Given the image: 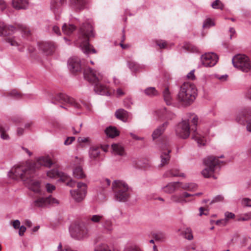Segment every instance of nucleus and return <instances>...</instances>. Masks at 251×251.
Wrapping results in <instances>:
<instances>
[{
	"instance_id": "nucleus-52",
	"label": "nucleus",
	"mask_w": 251,
	"mask_h": 251,
	"mask_svg": "<svg viewBox=\"0 0 251 251\" xmlns=\"http://www.w3.org/2000/svg\"><path fill=\"white\" fill-rule=\"evenodd\" d=\"M155 43L160 49H164L167 45L166 42L164 40H156Z\"/></svg>"
},
{
	"instance_id": "nucleus-23",
	"label": "nucleus",
	"mask_w": 251,
	"mask_h": 251,
	"mask_svg": "<svg viewBox=\"0 0 251 251\" xmlns=\"http://www.w3.org/2000/svg\"><path fill=\"white\" fill-rule=\"evenodd\" d=\"M169 123L167 121L165 122L164 123L159 126L153 132L152 137L153 140L158 138L160 137L165 131Z\"/></svg>"
},
{
	"instance_id": "nucleus-4",
	"label": "nucleus",
	"mask_w": 251,
	"mask_h": 251,
	"mask_svg": "<svg viewBox=\"0 0 251 251\" xmlns=\"http://www.w3.org/2000/svg\"><path fill=\"white\" fill-rule=\"evenodd\" d=\"M17 31H20L24 37L28 38L31 35L30 30L25 25L15 23L13 25H7L0 22V36H5Z\"/></svg>"
},
{
	"instance_id": "nucleus-40",
	"label": "nucleus",
	"mask_w": 251,
	"mask_h": 251,
	"mask_svg": "<svg viewBox=\"0 0 251 251\" xmlns=\"http://www.w3.org/2000/svg\"><path fill=\"white\" fill-rule=\"evenodd\" d=\"M127 65L128 68L133 72H137L140 69L139 64L132 60L128 61Z\"/></svg>"
},
{
	"instance_id": "nucleus-57",
	"label": "nucleus",
	"mask_w": 251,
	"mask_h": 251,
	"mask_svg": "<svg viewBox=\"0 0 251 251\" xmlns=\"http://www.w3.org/2000/svg\"><path fill=\"white\" fill-rule=\"evenodd\" d=\"M103 227L108 231H111L112 229L111 223L109 221H106L103 224Z\"/></svg>"
},
{
	"instance_id": "nucleus-43",
	"label": "nucleus",
	"mask_w": 251,
	"mask_h": 251,
	"mask_svg": "<svg viewBox=\"0 0 251 251\" xmlns=\"http://www.w3.org/2000/svg\"><path fill=\"white\" fill-rule=\"evenodd\" d=\"M89 218L90 221L93 223H99L103 219V217L102 215H94L90 216Z\"/></svg>"
},
{
	"instance_id": "nucleus-63",
	"label": "nucleus",
	"mask_w": 251,
	"mask_h": 251,
	"mask_svg": "<svg viewBox=\"0 0 251 251\" xmlns=\"http://www.w3.org/2000/svg\"><path fill=\"white\" fill-rule=\"evenodd\" d=\"M19 229V235L21 236L24 235V234L26 230V227L24 226H20Z\"/></svg>"
},
{
	"instance_id": "nucleus-59",
	"label": "nucleus",
	"mask_w": 251,
	"mask_h": 251,
	"mask_svg": "<svg viewBox=\"0 0 251 251\" xmlns=\"http://www.w3.org/2000/svg\"><path fill=\"white\" fill-rule=\"evenodd\" d=\"M246 129L248 132H251V118L247 119L246 122Z\"/></svg>"
},
{
	"instance_id": "nucleus-39",
	"label": "nucleus",
	"mask_w": 251,
	"mask_h": 251,
	"mask_svg": "<svg viewBox=\"0 0 251 251\" xmlns=\"http://www.w3.org/2000/svg\"><path fill=\"white\" fill-rule=\"evenodd\" d=\"M145 94L150 97H153L158 95V93L154 87H148L144 91Z\"/></svg>"
},
{
	"instance_id": "nucleus-37",
	"label": "nucleus",
	"mask_w": 251,
	"mask_h": 251,
	"mask_svg": "<svg viewBox=\"0 0 251 251\" xmlns=\"http://www.w3.org/2000/svg\"><path fill=\"white\" fill-rule=\"evenodd\" d=\"M152 237L156 241L162 242L165 240L166 238L165 233L163 232H158L157 233H153Z\"/></svg>"
},
{
	"instance_id": "nucleus-1",
	"label": "nucleus",
	"mask_w": 251,
	"mask_h": 251,
	"mask_svg": "<svg viewBox=\"0 0 251 251\" xmlns=\"http://www.w3.org/2000/svg\"><path fill=\"white\" fill-rule=\"evenodd\" d=\"M78 44H80L84 53L97 52L96 50L89 43L90 38L95 36L94 27L91 22L88 21L81 25L78 31Z\"/></svg>"
},
{
	"instance_id": "nucleus-11",
	"label": "nucleus",
	"mask_w": 251,
	"mask_h": 251,
	"mask_svg": "<svg viewBox=\"0 0 251 251\" xmlns=\"http://www.w3.org/2000/svg\"><path fill=\"white\" fill-rule=\"evenodd\" d=\"M77 189L75 190H71L70 193L72 198L76 202L82 201L86 196L87 193V185L83 182H78Z\"/></svg>"
},
{
	"instance_id": "nucleus-19",
	"label": "nucleus",
	"mask_w": 251,
	"mask_h": 251,
	"mask_svg": "<svg viewBox=\"0 0 251 251\" xmlns=\"http://www.w3.org/2000/svg\"><path fill=\"white\" fill-rule=\"evenodd\" d=\"M69 5L75 11H80L86 8L88 0H69Z\"/></svg>"
},
{
	"instance_id": "nucleus-6",
	"label": "nucleus",
	"mask_w": 251,
	"mask_h": 251,
	"mask_svg": "<svg viewBox=\"0 0 251 251\" xmlns=\"http://www.w3.org/2000/svg\"><path fill=\"white\" fill-rule=\"evenodd\" d=\"M112 188L116 200L120 202H125L128 200L130 194L126 184L120 180H115L112 184Z\"/></svg>"
},
{
	"instance_id": "nucleus-15",
	"label": "nucleus",
	"mask_w": 251,
	"mask_h": 251,
	"mask_svg": "<svg viewBox=\"0 0 251 251\" xmlns=\"http://www.w3.org/2000/svg\"><path fill=\"white\" fill-rule=\"evenodd\" d=\"M202 64L206 67L214 66L218 62V56L214 53H206L201 57Z\"/></svg>"
},
{
	"instance_id": "nucleus-25",
	"label": "nucleus",
	"mask_w": 251,
	"mask_h": 251,
	"mask_svg": "<svg viewBox=\"0 0 251 251\" xmlns=\"http://www.w3.org/2000/svg\"><path fill=\"white\" fill-rule=\"evenodd\" d=\"M106 135L111 138H113L119 135L120 132L115 126H109L104 130Z\"/></svg>"
},
{
	"instance_id": "nucleus-9",
	"label": "nucleus",
	"mask_w": 251,
	"mask_h": 251,
	"mask_svg": "<svg viewBox=\"0 0 251 251\" xmlns=\"http://www.w3.org/2000/svg\"><path fill=\"white\" fill-rule=\"evenodd\" d=\"M51 100V102L53 104H56L57 102L67 103L76 109H79L81 107L80 105L73 98L63 93H58L55 96H52Z\"/></svg>"
},
{
	"instance_id": "nucleus-12",
	"label": "nucleus",
	"mask_w": 251,
	"mask_h": 251,
	"mask_svg": "<svg viewBox=\"0 0 251 251\" xmlns=\"http://www.w3.org/2000/svg\"><path fill=\"white\" fill-rule=\"evenodd\" d=\"M192 116L193 117L191 120V123L194 126V127L191 128V131L193 132L192 138L195 140L198 144L204 145L203 138L206 133H201L197 131L196 126L198 124L199 118L197 115L194 114H193Z\"/></svg>"
},
{
	"instance_id": "nucleus-30",
	"label": "nucleus",
	"mask_w": 251,
	"mask_h": 251,
	"mask_svg": "<svg viewBox=\"0 0 251 251\" xmlns=\"http://www.w3.org/2000/svg\"><path fill=\"white\" fill-rule=\"evenodd\" d=\"M163 96L166 103L169 105L172 103V98L168 87H165L163 91Z\"/></svg>"
},
{
	"instance_id": "nucleus-24",
	"label": "nucleus",
	"mask_w": 251,
	"mask_h": 251,
	"mask_svg": "<svg viewBox=\"0 0 251 251\" xmlns=\"http://www.w3.org/2000/svg\"><path fill=\"white\" fill-rule=\"evenodd\" d=\"M12 4L15 9H25L28 7V2L27 0H12Z\"/></svg>"
},
{
	"instance_id": "nucleus-21",
	"label": "nucleus",
	"mask_w": 251,
	"mask_h": 251,
	"mask_svg": "<svg viewBox=\"0 0 251 251\" xmlns=\"http://www.w3.org/2000/svg\"><path fill=\"white\" fill-rule=\"evenodd\" d=\"M192 195L187 193L184 192L181 195H172L171 197V200L172 201L176 203H184L187 202V201L185 199V198H188L190 197Z\"/></svg>"
},
{
	"instance_id": "nucleus-56",
	"label": "nucleus",
	"mask_w": 251,
	"mask_h": 251,
	"mask_svg": "<svg viewBox=\"0 0 251 251\" xmlns=\"http://www.w3.org/2000/svg\"><path fill=\"white\" fill-rule=\"evenodd\" d=\"M188 185L189 186L188 191H195L198 187V185L194 183H188Z\"/></svg>"
},
{
	"instance_id": "nucleus-10",
	"label": "nucleus",
	"mask_w": 251,
	"mask_h": 251,
	"mask_svg": "<svg viewBox=\"0 0 251 251\" xmlns=\"http://www.w3.org/2000/svg\"><path fill=\"white\" fill-rule=\"evenodd\" d=\"M190 124L188 120H182L179 123L175 128L176 135L183 139H187L190 133Z\"/></svg>"
},
{
	"instance_id": "nucleus-38",
	"label": "nucleus",
	"mask_w": 251,
	"mask_h": 251,
	"mask_svg": "<svg viewBox=\"0 0 251 251\" xmlns=\"http://www.w3.org/2000/svg\"><path fill=\"white\" fill-rule=\"evenodd\" d=\"M183 48L187 51L191 52H198V48L194 45L190 43H186L183 46Z\"/></svg>"
},
{
	"instance_id": "nucleus-8",
	"label": "nucleus",
	"mask_w": 251,
	"mask_h": 251,
	"mask_svg": "<svg viewBox=\"0 0 251 251\" xmlns=\"http://www.w3.org/2000/svg\"><path fill=\"white\" fill-rule=\"evenodd\" d=\"M232 62L234 67L243 72L247 73L251 69L250 59L244 54H237L234 56L232 59Z\"/></svg>"
},
{
	"instance_id": "nucleus-29",
	"label": "nucleus",
	"mask_w": 251,
	"mask_h": 251,
	"mask_svg": "<svg viewBox=\"0 0 251 251\" xmlns=\"http://www.w3.org/2000/svg\"><path fill=\"white\" fill-rule=\"evenodd\" d=\"M100 150L99 147H91L89 151V157L92 160H96L100 155Z\"/></svg>"
},
{
	"instance_id": "nucleus-3",
	"label": "nucleus",
	"mask_w": 251,
	"mask_h": 251,
	"mask_svg": "<svg viewBox=\"0 0 251 251\" xmlns=\"http://www.w3.org/2000/svg\"><path fill=\"white\" fill-rule=\"evenodd\" d=\"M83 76L89 83L94 86V91L98 94L108 95L106 87L101 83L102 75L97 74L92 68L88 67L84 70Z\"/></svg>"
},
{
	"instance_id": "nucleus-5",
	"label": "nucleus",
	"mask_w": 251,
	"mask_h": 251,
	"mask_svg": "<svg viewBox=\"0 0 251 251\" xmlns=\"http://www.w3.org/2000/svg\"><path fill=\"white\" fill-rule=\"evenodd\" d=\"M8 175L13 179L20 178L23 181H26L34 176V170L32 169L30 164L26 167L17 166L12 168Z\"/></svg>"
},
{
	"instance_id": "nucleus-64",
	"label": "nucleus",
	"mask_w": 251,
	"mask_h": 251,
	"mask_svg": "<svg viewBox=\"0 0 251 251\" xmlns=\"http://www.w3.org/2000/svg\"><path fill=\"white\" fill-rule=\"evenodd\" d=\"M13 226L15 229H18L20 226V222L18 220H16L13 222Z\"/></svg>"
},
{
	"instance_id": "nucleus-50",
	"label": "nucleus",
	"mask_w": 251,
	"mask_h": 251,
	"mask_svg": "<svg viewBox=\"0 0 251 251\" xmlns=\"http://www.w3.org/2000/svg\"><path fill=\"white\" fill-rule=\"evenodd\" d=\"M242 204L246 207H251V199L248 198H243L242 200Z\"/></svg>"
},
{
	"instance_id": "nucleus-2",
	"label": "nucleus",
	"mask_w": 251,
	"mask_h": 251,
	"mask_svg": "<svg viewBox=\"0 0 251 251\" xmlns=\"http://www.w3.org/2000/svg\"><path fill=\"white\" fill-rule=\"evenodd\" d=\"M197 96V89L192 83L185 82L180 88L177 95V100L183 106L192 104Z\"/></svg>"
},
{
	"instance_id": "nucleus-27",
	"label": "nucleus",
	"mask_w": 251,
	"mask_h": 251,
	"mask_svg": "<svg viewBox=\"0 0 251 251\" xmlns=\"http://www.w3.org/2000/svg\"><path fill=\"white\" fill-rule=\"evenodd\" d=\"M111 147L115 154L120 156H124L126 155L124 148L121 145L118 144H114L112 145Z\"/></svg>"
},
{
	"instance_id": "nucleus-51",
	"label": "nucleus",
	"mask_w": 251,
	"mask_h": 251,
	"mask_svg": "<svg viewBox=\"0 0 251 251\" xmlns=\"http://www.w3.org/2000/svg\"><path fill=\"white\" fill-rule=\"evenodd\" d=\"M5 41L13 46H17L18 45V43L12 37H6Z\"/></svg>"
},
{
	"instance_id": "nucleus-54",
	"label": "nucleus",
	"mask_w": 251,
	"mask_h": 251,
	"mask_svg": "<svg viewBox=\"0 0 251 251\" xmlns=\"http://www.w3.org/2000/svg\"><path fill=\"white\" fill-rule=\"evenodd\" d=\"M124 104L125 106L127 108H129L131 107V105L132 104L131 100L130 98H126L124 100Z\"/></svg>"
},
{
	"instance_id": "nucleus-31",
	"label": "nucleus",
	"mask_w": 251,
	"mask_h": 251,
	"mask_svg": "<svg viewBox=\"0 0 251 251\" xmlns=\"http://www.w3.org/2000/svg\"><path fill=\"white\" fill-rule=\"evenodd\" d=\"M73 175L76 178H83L85 177V175L81 166H77L74 169Z\"/></svg>"
},
{
	"instance_id": "nucleus-14",
	"label": "nucleus",
	"mask_w": 251,
	"mask_h": 251,
	"mask_svg": "<svg viewBox=\"0 0 251 251\" xmlns=\"http://www.w3.org/2000/svg\"><path fill=\"white\" fill-rule=\"evenodd\" d=\"M58 203L57 200L51 196L47 197H39L33 201V205L37 207H44L50 204Z\"/></svg>"
},
{
	"instance_id": "nucleus-33",
	"label": "nucleus",
	"mask_w": 251,
	"mask_h": 251,
	"mask_svg": "<svg viewBox=\"0 0 251 251\" xmlns=\"http://www.w3.org/2000/svg\"><path fill=\"white\" fill-rule=\"evenodd\" d=\"M162 114L164 115V119L167 120H172L176 118V115L175 113L168 110L166 108H164L162 110Z\"/></svg>"
},
{
	"instance_id": "nucleus-32",
	"label": "nucleus",
	"mask_w": 251,
	"mask_h": 251,
	"mask_svg": "<svg viewBox=\"0 0 251 251\" xmlns=\"http://www.w3.org/2000/svg\"><path fill=\"white\" fill-rule=\"evenodd\" d=\"M171 151L170 150H168L167 152H164L161 153L160 155L161 166H163L168 163L170 159V156L169 153L171 152Z\"/></svg>"
},
{
	"instance_id": "nucleus-13",
	"label": "nucleus",
	"mask_w": 251,
	"mask_h": 251,
	"mask_svg": "<svg viewBox=\"0 0 251 251\" xmlns=\"http://www.w3.org/2000/svg\"><path fill=\"white\" fill-rule=\"evenodd\" d=\"M71 232V235L75 236L78 240L87 237L88 233V230L83 223L75 224Z\"/></svg>"
},
{
	"instance_id": "nucleus-45",
	"label": "nucleus",
	"mask_w": 251,
	"mask_h": 251,
	"mask_svg": "<svg viewBox=\"0 0 251 251\" xmlns=\"http://www.w3.org/2000/svg\"><path fill=\"white\" fill-rule=\"evenodd\" d=\"M95 251H111L109 247L106 244H101L95 249Z\"/></svg>"
},
{
	"instance_id": "nucleus-34",
	"label": "nucleus",
	"mask_w": 251,
	"mask_h": 251,
	"mask_svg": "<svg viewBox=\"0 0 251 251\" xmlns=\"http://www.w3.org/2000/svg\"><path fill=\"white\" fill-rule=\"evenodd\" d=\"M63 32L67 35L71 34L76 29V26L72 24H64L62 27Z\"/></svg>"
},
{
	"instance_id": "nucleus-35",
	"label": "nucleus",
	"mask_w": 251,
	"mask_h": 251,
	"mask_svg": "<svg viewBox=\"0 0 251 251\" xmlns=\"http://www.w3.org/2000/svg\"><path fill=\"white\" fill-rule=\"evenodd\" d=\"M115 116L118 119L124 121L128 116V112L124 109H118L115 113Z\"/></svg>"
},
{
	"instance_id": "nucleus-60",
	"label": "nucleus",
	"mask_w": 251,
	"mask_h": 251,
	"mask_svg": "<svg viewBox=\"0 0 251 251\" xmlns=\"http://www.w3.org/2000/svg\"><path fill=\"white\" fill-rule=\"evenodd\" d=\"M46 188L48 192L51 193L52 191L55 190V187L50 183H47L46 185Z\"/></svg>"
},
{
	"instance_id": "nucleus-48",
	"label": "nucleus",
	"mask_w": 251,
	"mask_h": 251,
	"mask_svg": "<svg viewBox=\"0 0 251 251\" xmlns=\"http://www.w3.org/2000/svg\"><path fill=\"white\" fill-rule=\"evenodd\" d=\"M214 23L210 18L206 19L203 22V27L209 28L212 26L214 25Z\"/></svg>"
},
{
	"instance_id": "nucleus-26",
	"label": "nucleus",
	"mask_w": 251,
	"mask_h": 251,
	"mask_svg": "<svg viewBox=\"0 0 251 251\" xmlns=\"http://www.w3.org/2000/svg\"><path fill=\"white\" fill-rule=\"evenodd\" d=\"M164 176L168 177H178L181 176L184 177L185 175L184 173H180V171L178 169H172L164 174Z\"/></svg>"
},
{
	"instance_id": "nucleus-58",
	"label": "nucleus",
	"mask_w": 251,
	"mask_h": 251,
	"mask_svg": "<svg viewBox=\"0 0 251 251\" xmlns=\"http://www.w3.org/2000/svg\"><path fill=\"white\" fill-rule=\"evenodd\" d=\"M75 137L73 136L68 137L64 142V145H69L71 144L72 142L75 140Z\"/></svg>"
},
{
	"instance_id": "nucleus-62",
	"label": "nucleus",
	"mask_w": 251,
	"mask_h": 251,
	"mask_svg": "<svg viewBox=\"0 0 251 251\" xmlns=\"http://www.w3.org/2000/svg\"><path fill=\"white\" fill-rule=\"evenodd\" d=\"M75 181L73 180L72 178H70L67 182L66 185L70 186L71 187H73L75 185Z\"/></svg>"
},
{
	"instance_id": "nucleus-44",
	"label": "nucleus",
	"mask_w": 251,
	"mask_h": 251,
	"mask_svg": "<svg viewBox=\"0 0 251 251\" xmlns=\"http://www.w3.org/2000/svg\"><path fill=\"white\" fill-rule=\"evenodd\" d=\"M60 173L57 169H53L47 172V176L50 178H54L57 176L59 177Z\"/></svg>"
},
{
	"instance_id": "nucleus-46",
	"label": "nucleus",
	"mask_w": 251,
	"mask_h": 251,
	"mask_svg": "<svg viewBox=\"0 0 251 251\" xmlns=\"http://www.w3.org/2000/svg\"><path fill=\"white\" fill-rule=\"evenodd\" d=\"M7 96H11L14 99H19L22 98V94L18 92L16 90H13L8 93Z\"/></svg>"
},
{
	"instance_id": "nucleus-18",
	"label": "nucleus",
	"mask_w": 251,
	"mask_h": 251,
	"mask_svg": "<svg viewBox=\"0 0 251 251\" xmlns=\"http://www.w3.org/2000/svg\"><path fill=\"white\" fill-rule=\"evenodd\" d=\"M68 68L73 73H75L81 70V65L79 59L71 58L68 61Z\"/></svg>"
},
{
	"instance_id": "nucleus-28",
	"label": "nucleus",
	"mask_w": 251,
	"mask_h": 251,
	"mask_svg": "<svg viewBox=\"0 0 251 251\" xmlns=\"http://www.w3.org/2000/svg\"><path fill=\"white\" fill-rule=\"evenodd\" d=\"M179 184H180L179 182L169 183L163 188L164 191L167 193H172L177 189V185Z\"/></svg>"
},
{
	"instance_id": "nucleus-61",
	"label": "nucleus",
	"mask_w": 251,
	"mask_h": 251,
	"mask_svg": "<svg viewBox=\"0 0 251 251\" xmlns=\"http://www.w3.org/2000/svg\"><path fill=\"white\" fill-rule=\"evenodd\" d=\"M125 92L123 91V90L121 88H119L116 90V96L117 97H122L125 95Z\"/></svg>"
},
{
	"instance_id": "nucleus-41",
	"label": "nucleus",
	"mask_w": 251,
	"mask_h": 251,
	"mask_svg": "<svg viewBox=\"0 0 251 251\" xmlns=\"http://www.w3.org/2000/svg\"><path fill=\"white\" fill-rule=\"evenodd\" d=\"M9 129L8 127L6 128L3 127L1 125H0V137L3 140H8L9 138V135L5 132Z\"/></svg>"
},
{
	"instance_id": "nucleus-55",
	"label": "nucleus",
	"mask_w": 251,
	"mask_h": 251,
	"mask_svg": "<svg viewBox=\"0 0 251 251\" xmlns=\"http://www.w3.org/2000/svg\"><path fill=\"white\" fill-rule=\"evenodd\" d=\"M224 200V197L222 195H218L216 196L211 201L210 204H211L214 202H217L219 201H221Z\"/></svg>"
},
{
	"instance_id": "nucleus-17",
	"label": "nucleus",
	"mask_w": 251,
	"mask_h": 251,
	"mask_svg": "<svg viewBox=\"0 0 251 251\" xmlns=\"http://www.w3.org/2000/svg\"><path fill=\"white\" fill-rule=\"evenodd\" d=\"M32 169L34 170V174L36 169H38L41 166L50 167L52 162L48 156H41L36 162L30 164Z\"/></svg>"
},
{
	"instance_id": "nucleus-20",
	"label": "nucleus",
	"mask_w": 251,
	"mask_h": 251,
	"mask_svg": "<svg viewBox=\"0 0 251 251\" xmlns=\"http://www.w3.org/2000/svg\"><path fill=\"white\" fill-rule=\"evenodd\" d=\"M251 116V111L247 109L242 110L237 114L235 118L236 122L242 125H245L248 117Z\"/></svg>"
},
{
	"instance_id": "nucleus-47",
	"label": "nucleus",
	"mask_w": 251,
	"mask_h": 251,
	"mask_svg": "<svg viewBox=\"0 0 251 251\" xmlns=\"http://www.w3.org/2000/svg\"><path fill=\"white\" fill-rule=\"evenodd\" d=\"M184 237L189 240H192L193 236L192 233V230L190 228H187L183 232Z\"/></svg>"
},
{
	"instance_id": "nucleus-22",
	"label": "nucleus",
	"mask_w": 251,
	"mask_h": 251,
	"mask_svg": "<svg viewBox=\"0 0 251 251\" xmlns=\"http://www.w3.org/2000/svg\"><path fill=\"white\" fill-rule=\"evenodd\" d=\"M65 0H52L50 3V9L54 13L55 16L58 14L61 10V6Z\"/></svg>"
},
{
	"instance_id": "nucleus-53",
	"label": "nucleus",
	"mask_w": 251,
	"mask_h": 251,
	"mask_svg": "<svg viewBox=\"0 0 251 251\" xmlns=\"http://www.w3.org/2000/svg\"><path fill=\"white\" fill-rule=\"evenodd\" d=\"M251 219V212L244 214V215L243 217L239 218L238 220L239 221H246L250 220Z\"/></svg>"
},
{
	"instance_id": "nucleus-7",
	"label": "nucleus",
	"mask_w": 251,
	"mask_h": 251,
	"mask_svg": "<svg viewBox=\"0 0 251 251\" xmlns=\"http://www.w3.org/2000/svg\"><path fill=\"white\" fill-rule=\"evenodd\" d=\"M222 162L213 156H208L204 160V163L206 166V168L203 170L201 174L204 177H212L214 179H217V177L215 175H213V173L215 168Z\"/></svg>"
},
{
	"instance_id": "nucleus-36",
	"label": "nucleus",
	"mask_w": 251,
	"mask_h": 251,
	"mask_svg": "<svg viewBox=\"0 0 251 251\" xmlns=\"http://www.w3.org/2000/svg\"><path fill=\"white\" fill-rule=\"evenodd\" d=\"M30 189L35 193H40V182L37 180H31L30 182Z\"/></svg>"
},
{
	"instance_id": "nucleus-16",
	"label": "nucleus",
	"mask_w": 251,
	"mask_h": 251,
	"mask_svg": "<svg viewBox=\"0 0 251 251\" xmlns=\"http://www.w3.org/2000/svg\"><path fill=\"white\" fill-rule=\"evenodd\" d=\"M38 47L39 49L47 55L52 54L56 48V44L51 41L38 43Z\"/></svg>"
},
{
	"instance_id": "nucleus-49",
	"label": "nucleus",
	"mask_w": 251,
	"mask_h": 251,
	"mask_svg": "<svg viewBox=\"0 0 251 251\" xmlns=\"http://www.w3.org/2000/svg\"><path fill=\"white\" fill-rule=\"evenodd\" d=\"M59 177H60L59 180L62 182H67L71 178L68 175L62 172L60 173Z\"/></svg>"
},
{
	"instance_id": "nucleus-42",
	"label": "nucleus",
	"mask_w": 251,
	"mask_h": 251,
	"mask_svg": "<svg viewBox=\"0 0 251 251\" xmlns=\"http://www.w3.org/2000/svg\"><path fill=\"white\" fill-rule=\"evenodd\" d=\"M211 6L214 9L223 10L224 7V5L220 0H215L212 3Z\"/></svg>"
}]
</instances>
